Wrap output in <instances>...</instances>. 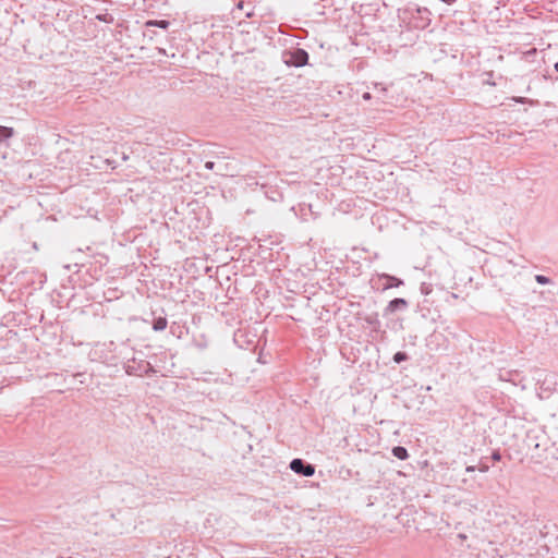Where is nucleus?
Here are the masks:
<instances>
[{
  "instance_id": "1",
  "label": "nucleus",
  "mask_w": 558,
  "mask_h": 558,
  "mask_svg": "<svg viewBox=\"0 0 558 558\" xmlns=\"http://www.w3.org/2000/svg\"><path fill=\"white\" fill-rule=\"evenodd\" d=\"M283 61L288 66H304L308 62V53L304 49L296 48L284 52Z\"/></svg>"
},
{
  "instance_id": "2",
  "label": "nucleus",
  "mask_w": 558,
  "mask_h": 558,
  "mask_svg": "<svg viewBox=\"0 0 558 558\" xmlns=\"http://www.w3.org/2000/svg\"><path fill=\"white\" fill-rule=\"evenodd\" d=\"M411 11V17L414 23V27L424 29L430 23V11L425 7H415L409 9Z\"/></svg>"
},
{
  "instance_id": "3",
  "label": "nucleus",
  "mask_w": 558,
  "mask_h": 558,
  "mask_svg": "<svg viewBox=\"0 0 558 558\" xmlns=\"http://www.w3.org/2000/svg\"><path fill=\"white\" fill-rule=\"evenodd\" d=\"M124 369L128 375L142 376L151 371V366L148 362L141 361L137 363L136 360L133 359L131 361H128V363L124 366Z\"/></svg>"
},
{
  "instance_id": "4",
  "label": "nucleus",
  "mask_w": 558,
  "mask_h": 558,
  "mask_svg": "<svg viewBox=\"0 0 558 558\" xmlns=\"http://www.w3.org/2000/svg\"><path fill=\"white\" fill-rule=\"evenodd\" d=\"M290 469L294 473L305 477H311L315 474V466L300 458H295L290 462Z\"/></svg>"
},
{
  "instance_id": "5",
  "label": "nucleus",
  "mask_w": 558,
  "mask_h": 558,
  "mask_svg": "<svg viewBox=\"0 0 558 558\" xmlns=\"http://www.w3.org/2000/svg\"><path fill=\"white\" fill-rule=\"evenodd\" d=\"M408 307V301L402 298H396L391 300L387 307H386V314L393 313L399 310H405Z\"/></svg>"
},
{
  "instance_id": "6",
  "label": "nucleus",
  "mask_w": 558,
  "mask_h": 558,
  "mask_svg": "<svg viewBox=\"0 0 558 558\" xmlns=\"http://www.w3.org/2000/svg\"><path fill=\"white\" fill-rule=\"evenodd\" d=\"M380 277L387 280V283L384 286V290L395 288V287L397 288V287H400L403 284V280H401L395 276H391L388 274H383Z\"/></svg>"
},
{
  "instance_id": "7",
  "label": "nucleus",
  "mask_w": 558,
  "mask_h": 558,
  "mask_svg": "<svg viewBox=\"0 0 558 558\" xmlns=\"http://www.w3.org/2000/svg\"><path fill=\"white\" fill-rule=\"evenodd\" d=\"M392 454L399 460H405L409 458V453L407 448L402 446H396L392 448Z\"/></svg>"
},
{
  "instance_id": "8",
  "label": "nucleus",
  "mask_w": 558,
  "mask_h": 558,
  "mask_svg": "<svg viewBox=\"0 0 558 558\" xmlns=\"http://www.w3.org/2000/svg\"><path fill=\"white\" fill-rule=\"evenodd\" d=\"M167 318L166 317H157L153 322V329L155 331H162L167 328Z\"/></svg>"
},
{
  "instance_id": "9",
  "label": "nucleus",
  "mask_w": 558,
  "mask_h": 558,
  "mask_svg": "<svg viewBox=\"0 0 558 558\" xmlns=\"http://www.w3.org/2000/svg\"><path fill=\"white\" fill-rule=\"evenodd\" d=\"M14 135V130L9 126L0 125V143L11 138Z\"/></svg>"
},
{
  "instance_id": "10",
  "label": "nucleus",
  "mask_w": 558,
  "mask_h": 558,
  "mask_svg": "<svg viewBox=\"0 0 558 558\" xmlns=\"http://www.w3.org/2000/svg\"><path fill=\"white\" fill-rule=\"evenodd\" d=\"M170 25V22L167 20H150L146 22V26H156L162 29H167Z\"/></svg>"
},
{
  "instance_id": "11",
  "label": "nucleus",
  "mask_w": 558,
  "mask_h": 558,
  "mask_svg": "<svg viewBox=\"0 0 558 558\" xmlns=\"http://www.w3.org/2000/svg\"><path fill=\"white\" fill-rule=\"evenodd\" d=\"M408 354L405 352L399 351L395 353L392 360L395 363L400 364L401 362H404L408 360Z\"/></svg>"
},
{
  "instance_id": "12",
  "label": "nucleus",
  "mask_w": 558,
  "mask_h": 558,
  "mask_svg": "<svg viewBox=\"0 0 558 558\" xmlns=\"http://www.w3.org/2000/svg\"><path fill=\"white\" fill-rule=\"evenodd\" d=\"M517 374H518V371H508V372L500 371L499 377L505 380H512V375H517Z\"/></svg>"
},
{
  "instance_id": "13",
  "label": "nucleus",
  "mask_w": 558,
  "mask_h": 558,
  "mask_svg": "<svg viewBox=\"0 0 558 558\" xmlns=\"http://www.w3.org/2000/svg\"><path fill=\"white\" fill-rule=\"evenodd\" d=\"M535 280L539 284H548L550 282V279L544 275H536Z\"/></svg>"
},
{
  "instance_id": "14",
  "label": "nucleus",
  "mask_w": 558,
  "mask_h": 558,
  "mask_svg": "<svg viewBox=\"0 0 558 558\" xmlns=\"http://www.w3.org/2000/svg\"><path fill=\"white\" fill-rule=\"evenodd\" d=\"M537 53L536 48H532L523 53V59L525 61H530L532 57H534Z\"/></svg>"
},
{
  "instance_id": "15",
  "label": "nucleus",
  "mask_w": 558,
  "mask_h": 558,
  "mask_svg": "<svg viewBox=\"0 0 558 558\" xmlns=\"http://www.w3.org/2000/svg\"><path fill=\"white\" fill-rule=\"evenodd\" d=\"M477 470L480 472H482V473H485V472H487L489 470V466L487 464H485V463H480Z\"/></svg>"
},
{
  "instance_id": "16",
  "label": "nucleus",
  "mask_w": 558,
  "mask_h": 558,
  "mask_svg": "<svg viewBox=\"0 0 558 558\" xmlns=\"http://www.w3.org/2000/svg\"><path fill=\"white\" fill-rule=\"evenodd\" d=\"M492 459H493L494 461H499V460L501 459V454H500V452H499V451H497V450H496V451H494V452H493V454H492Z\"/></svg>"
},
{
  "instance_id": "17",
  "label": "nucleus",
  "mask_w": 558,
  "mask_h": 558,
  "mask_svg": "<svg viewBox=\"0 0 558 558\" xmlns=\"http://www.w3.org/2000/svg\"><path fill=\"white\" fill-rule=\"evenodd\" d=\"M215 166H216V163L214 161H206L205 162V168L207 170H214Z\"/></svg>"
},
{
  "instance_id": "18",
  "label": "nucleus",
  "mask_w": 558,
  "mask_h": 558,
  "mask_svg": "<svg viewBox=\"0 0 558 558\" xmlns=\"http://www.w3.org/2000/svg\"><path fill=\"white\" fill-rule=\"evenodd\" d=\"M475 470H476V466H474V465H469V466H466V469H465V471H466V472H469V473H470V472H474Z\"/></svg>"
},
{
  "instance_id": "19",
  "label": "nucleus",
  "mask_w": 558,
  "mask_h": 558,
  "mask_svg": "<svg viewBox=\"0 0 558 558\" xmlns=\"http://www.w3.org/2000/svg\"><path fill=\"white\" fill-rule=\"evenodd\" d=\"M362 97L364 100H369L372 98L369 93H364Z\"/></svg>"
},
{
  "instance_id": "20",
  "label": "nucleus",
  "mask_w": 558,
  "mask_h": 558,
  "mask_svg": "<svg viewBox=\"0 0 558 558\" xmlns=\"http://www.w3.org/2000/svg\"><path fill=\"white\" fill-rule=\"evenodd\" d=\"M442 2L447 3V4H452L453 2H456L457 0H441Z\"/></svg>"
},
{
  "instance_id": "21",
  "label": "nucleus",
  "mask_w": 558,
  "mask_h": 558,
  "mask_svg": "<svg viewBox=\"0 0 558 558\" xmlns=\"http://www.w3.org/2000/svg\"><path fill=\"white\" fill-rule=\"evenodd\" d=\"M554 68L558 72V62L555 63Z\"/></svg>"
},
{
  "instance_id": "22",
  "label": "nucleus",
  "mask_w": 558,
  "mask_h": 558,
  "mask_svg": "<svg viewBox=\"0 0 558 558\" xmlns=\"http://www.w3.org/2000/svg\"><path fill=\"white\" fill-rule=\"evenodd\" d=\"M105 162H106L107 165H109V166L112 163L109 159H106V161H105Z\"/></svg>"
}]
</instances>
